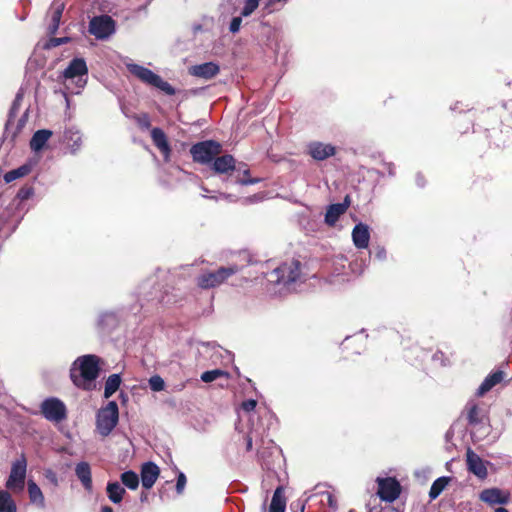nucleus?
Wrapping results in <instances>:
<instances>
[{"label":"nucleus","mask_w":512,"mask_h":512,"mask_svg":"<svg viewBox=\"0 0 512 512\" xmlns=\"http://www.w3.org/2000/svg\"><path fill=\"white\" fill-rule=\"evenodd\" d=\"M190 153L195 162L208 164L221 153V145L214 140L198 142L191 147Z\"/></svg>","instance_id":"nucleus-7"},{"label":"nucleus","mask_w":512,"mask_h":512,"mask_svg":"<svg viewBox=\"0 0 512 512\" xmlns=\"http://www.w3.org/2000/svg\"><path fill=\"white\" fill-rule=\"evenodd\" d=\"M450 482V477H439L437 478L431 485L429 491V497L431 500L436 499L446 488L448 483Z\"/></svg>","instance_id":"nucleus-32"},{"label":"nucleus","mask_w":512,"mask_h":512,"mask_svg":"<svg viewBox=\"0 0 512 512\" xmlns=\"http://www.w3.org/2000/svg\"><path fill=\"white\" fill-rule=\"evenodd\" d=\"M257 200H258V197L255 195L253 197L245 198L244 199V203H252V202L257 201Z\"/></svg>","instance_id":"nucleus-53"},{"label":"nucleus","mask_w":512,"mask_h":512,"mask_svg":"<svg viewBox=\"0 0 512 512\" xmlns=\"http://www.w3.org/2000/svg\"><path fill=\"white\" fill-rule=\"evenodd\" d=\"M220 72V67L215 62H205L202 64L194 65L189 69L192 76L210 80Z\"/></svg>","instance_id":"nucleus-16"},{"label":"nucleus","mask_w":512,"mask_h":512,"mask_svg":"<svg viewBox=\"0 0 512 512\" xmlns=\"http://www.w3.org/2000/svg\"><path fill=\"white\" fill-rule=\"evenodd\" d=\"M220 377H225V378H228V373L224 370H221V369H214V370H209V371H205L201 374V380L205 383H210V382H213L215 381L216 379L220 378Z\"/></svg>","instance_id":"nucleus-36"},{"label":"nucleus","mask_w":512,"mask_h":512,"mask_svg":"<svg viewBox=\"0 0 512 512\" xmlns=\"http://www.w3.org/2000/svg\"><path fill=\"white\" fill-rule=\"evenodd\" d=\"M109 500L115 504L122 501L125 489L118 482H109L106 487Z\"/></svg>","instance_id":"nucleus-29"},{"label":"nucleus","mask_w":512,"mask_h":512,"mask_svg":"<svg viewBox=\"0 0 512 512\" xmlns=\"http://www.w3.org/2000/svg\"><path fill=\"white\" fill-rule=\"evenodd\" d=\"M75 474L85 490H92L91 468L87 462H80L75 467Z\"/></svg>","instance_id":"nucleus-23"},{"label":"nucleus","mask_w":512,"mask_h":512,"mask_svg":"<svg viewBox=\"0 0 512 512\" xmlns=\"http://www.w3.org/2000/svg\"><path fill=\"white\" fill-rule=\"evenodd\" d=\"M89 32L96 39H107L115 32V21L108 15L93 17L89 23Z\"/></svg>","instance_id":"nucleus-10"},{"label":"nucleus","mask_w":512,"mask_h":512,"mask_svg":"<svg viewBox=\"0 0 512 512\" xmlns=\"http://www.w3.org/2000/svg\"><path fill=\"white\" fill-rule=\"evenodd\" d=\"M350 201L347 196L342 203L331 204L327 207L324 221L325 223L333 227L339 218L347 211L349 208Z\"/></svg>","instance_id":"nucleus-15"},{"label":"nucleus","mask_w":512,"mask_h":512,"mask_svg":"<svg viewBox=\"0 0 512 512\" xmlns=\"http://www.w3.org/2000/svg\"><path fill=\"white\" fill-rule=\"evenodd\" d=\"M256 405H257L256 400H254V399H248V400H246V401H244V402L242 403V409H243L245 412H248V413H249V412H252V411L255 409Z\"/></svg>","instance_id":"nucleus-44"},{"label":"nucleus","mask_w":512,"mask_h":512,"mask_svg":"<svg viewBox=\"0 0 512 512\" xmlns=\"http://www.w3.org/2000/svg\"><path fill=\"white\" fill-rule=\"evenodd\" d=\"M465 412L468 424L472 427L483 424L485 420L484 412L478 407L474 401H469L465 406Z\"/></svg>","instance_id":"nucleus-21"},{"label":"nucleus","mask_w":512,"mask_h":512,"mask_svg":"<svg viewBox=\"0 0 512 512\" xmlns=\"http://www.w3.org/2000/svg\"><path fill=\"white\" fill-rule=\"evenodd\" d=\"M504 378L503 371H495L489 374L477 389V395L483 396L485 393L490 391L495 385L500 383Z\"/></svg>","instance_id":"nucleus-25"},{"label":"nucleus","mask_w":512,"mask_h":512,"mask_svg":"<svg viewBox=\"0 0 512 512\" xmlns=\"http://www.w3.org/2000/svg\"><path fill=\"white\" fill-rule=\"evenodd\" d=\"M0 512H17V505L7 490L0 489Z\"/></svg>","instance_id":"nucleus-30"},{"label":"nucleus","mask_w":512,"mask_h":512,"mask_svg":"<svg viewBox=\"0 0 512 512\" xmlns=\"http://www.w3.org/2000/svg\"><path fill=\"white\" fill-rule=\"evenodd\" d=\"M241 23H242L241 16L232 18L230 25H229V31L231 33H237L240 30Z\"/></svg>","instance_id":"nucleus-42"},{"label":"nucleus","mask_w":512,"mask_h":512,"mask_svg":"<svg viewBox=\"0 0 512 512\" xmlns=\"http://www.w3.org/2000/svg\"><path fill=\"white\" fill-rule=\"evenodd\" d=\"M31 170V167L29 165H22L17 169L8 171L4 175V180L6 183H10L18 178L26 176Z\"/></svg>","instance_id":"nucleus-34"},{"label":"nucleus","mask_w":512,"mask_h":512,"mask_svg":"<svg viewBox=\"0 0 512 512\" xmlns=\"http://www.w3.org/2000/svg\"><path fill=\"white\" fill-rule=\"evenodd\" d=\"M236 265L220 267L215 271H205L196 278V283L201 289H212L223 284L232 275L238 272Z\"/></svg>","instance_id":"nucleus-5"},{"label":"nucleus","mask_w":512,"mask_h":512,"mask_svg":"<svg viewBox=\"0 0 512 512\" xmlns=\"http://www.w3.org/2000/svg\"><path fill=\"white\" fill-rule=\"evenodd\" d=\"M121 377L119 374L110 375L105 382L104 397L110 398L120 387Z\"/></svg>","instance_id":"nucleus-31"},{"label":"nucleus","mask_w":512,"mask_h":512,"mask_svg":"<svg viewBox=\"0 0 512 512\" xmlns=\"http://www.w3.org/2000/svg\"><path fill=\"white\" fill-rule=\"evenodd\" d=\"M299 276L300 263L298 261H291L289 263H283L269 273L268 281L290 289V285L296 282Z\"/></svg>","instance_id":"nucleus-6"},{"label":"nucleus","mask_w":512,"mask_h":512,"mask_svg":"<svg viewBox=\"0 0 512 512\" xmlns=\"http://www.w3.org/2000/svg\"><path fill=\"white\" fill-rule=\"evenodd\" d=\"M64 11V3L61 1H54L51 6V21L48 26V33L54 35L60 24L62 13Z\"/></svg>","instance_id":"nucleus-24"},{"label":"nucleus","mask_w":512,"mask_h":512,"mask_svg":"<svg viewBox=\"0 0 512 512\" xmlns=\"http://www.w3.org/2000/svg\"><path fill=\"white\" fill-rule=\"evenodd\" d=\"M101 512H113V509L110 506H103Z\"/></svg>","instance_id":"nucleus-54"},{"label":"nucleus","mask_w":512,"mask_h":512,"mask_svg":"<svg viewBox=\"0 0 512 512\" xmlns=\"http://www.w3.org/2000/svg\"><path fill=\"white\" fill-rule=\"evenodd\" d=\"M495 512H509L506 508L498 507L495 509Z\"/></svg>","instance_id":"nucleus-55"},{"label":"nucleus","mask_w":512,"mask_h":512,"mask_svg":"<svg viewBox=\"0 0 512 512\" xmlns=\"http://www.w3.org/2000/svg\"><path fill=\"white\" fill-rule=\"evenodd\" d=\"M352 241L357 249H366L370 241V231L368 225L358 223L352 230Z\"/></svg>","instance_id":"nucleus-18"},{"label":"nucleus","mask_w":512,"mask_h":512,"mask_svg":"<svg viewBox=\"0 0 512 512\" xmlns=\"http://www.w3.org/2000/svg\"><path fill=\"white\" fill-rule=\"evenodd\" d=\"M33 194H34V190L32 187H23L18 191L17 197L21 201H25V200H28Z\"/></svg>","instance_id":"nucleus-41"},{"label":"nucleus","mask_w":512,"mask_h":512,"mask_svg":"<svg viewBox=\"0 0 512 512\" xmlns=\"http://www.w3.org/2000/svg\"><path fill=\"white\" fill-rule=\"evenodd\" d=\"M289 0H276V2H281V3H287ZM273 2H275V0H271L270 4H272Z\"/></svg>","instance_id":"nucleus-56"},{"label":"nucleus","mask_w":512,"mask_h":512,"mask_svg":"<svg viewBox=\"0 0 512 512\" xmlns=\"http://www.w3.org/2000/svg\"><path fill=\"white\" fill-rule=\"evenodd\" d=\"M68 38L67 37H63V38H53L51 39V44L52 46H59L61 44H64L66 42H68Z\"/></svg>","instance_id":"nucleus-48"},{"label":"nucleus","mask_w":512,"mask_h":512,"mask_svg":"<svg viewBox=\"0 0 512 512\" xmlns=\"http://www.w3.org/2000/svg\"><path fill=\"white\" fill-rule=\"evenodd\" d=\"M65 139L73 142V151L77 150L80 147L82 141L80 133L78 131L73 130H67L65 132Z\"/></svg>","instance_id":"nucleus-39"},{"label":"nucleus","mask_w":512,"mask_h":512,"mask_svg":"<svg viewBox=\"0 0 512 512\" xmlns=\"http://www.w3.org/2000/svg\"><path fill=\"white\" fill-rule=\"evenodd\" d=\"M149 387L154 392H160L165 388V382L159 375H153L148 380Z\"/></svg>","instance_id":"nucleus-38"},{"label":"nucleus","mask_w":512,"mask_h":512,"mask_svg":"<svg viewBox=\"0 0 512 512\" xmlns=\"http://www.w3.org/2000/svg\"><path fill=\"white\" fill-rule=\"evenodd\" d=\"M308 154L317 161H324L336 154V147L329 143L312 141L307 145Z\"/></svg>","instance_id":"nucleus-13"},{"label":"nucleus","mask_w":512,"mask_h":512,"mask_svg":"<svg viewBox=\"0 0 512 512\" xmlns=\"http://www.w3.org/2000/svg\"><path fill=\"white\" fill-rule=\"evenodd\" d=\"M51 136L52 131L48 129H41L36 131L30 140L31 150H33L34 152L41 151Z\"/></svg>","instance_id":"nucleus-26"},{"label":"nucleus","mask_w":512,"mask_h":512,"mask_svg":"<svg viewBox=\"0 0 512 512\" xmlns=\"http://www.w3.org/2000/svg\"><path fill=\"white\" fill-rule=\"evenodd\" d=\"M151 138L155 144V146L161 151L164 156L165 161H169L170 157V146L168 144L165 133L160 128H153L151 131Z\"/></svg>","instance_id":"nucleus-22"},{"label":"nucleus","mask_w":512,"mask_h":512,"mask_svg":"<svg viewBox=\"0 0 512 512\" xmlns=\"http://www.w3.org/2000/svg\"><path fill=\"white\" fill-rule=\"evenodd\" d=\"M377 483V494L382 500L393 502L399 497L401 493V486L395 478H377Z\"/></svg>","instance_id":"nucleus-12"},{"label":"nucleus","mask_w":512,"mask_h":512,"mask_svg":"<svg viewBox=\"0 0 512 512\" xmlns=\"http://www.w3.org/2000/svg\"><path fill=\"white\" fill-rule=\"evenodd\" d=\"M385 166L388 170L389 175L393 176L395 174L394 165L392 163H387V164H385Z\"/></svg>","instance_id":"nucleus-51"},{"label":"nucleus","mask_w":512,"mask_h":512,"mask_svg":"<svg viewBox=\"0 0 512 512\" xmlns=\"http://www.w3.org/2000/svg\"><path fill=\"white\" fill-rule=\"evenodd\" d=\"M125 65L127 70L141 82L161 90L166 95L175 94V89L152 70L134 63H125Z\"/></svg>","instance_id":"nucleus-3"},{"label":"nucleus","mask_w":512,"mask_h":512,"mask_svg":"<svg viewBox=\"0 0 512 512\" xmlns=\"http://www.w3.org/2000/svg\"><path fill=\"white\" fill-rule=\"evenodd\" d=\"M185 485H186V476L184 473L180 472L177 477V482H176V491L178 494H181L184 491Z\"/></svg>","instance_id":"nucleus-43"},{"label":"nucleus","mask_w":512,"mask_h":512,"mask_svg":"<svg viewBox=\"0 0 512 512\" xmlns=\"http://www.w3.org/2000/svg\"><path fill=\"white\" fill-rule=\"evenodd\" d=\"M41 413L51 422H61L67 417L65 404L58 398L51 397L41 403Z\"/></svg>","instance_id":"nucleus-11"},{"label":"nucleus","mask_w":512,"mask_h":512,"mask_svg":"<svg viewBox=\"0 0 512 512\" xmlns=\"http://www.w3.org/2000/svg\"><path fill=\"white\" fill-rule=\"evenodd\" d=\"M212 169L218 174H227L236 170L235 159L232 155L216 156L212 161Z\"/></svg>","instance_id":"nucleus-20"},{"label":"nucleus","mask_w":512,"mask_h":512,"mask_svg":"<svg viewBox=\"0 0 512 512\" xmlns=\"http://www.w3.org/2000/svg\"><path fill=\"white\" fill-rule=\"evenodd\" d=\"M416 181H417V185L420 186V187H423L424 186V181H423V178L421 175H417L416 177Z\"/></svg>","instance_id":"nucleus-52"},{"label":"nucleus","mask_w":512,"mask_h":512,"mask_svg":"<svg viewBox=\"0 0 512 512\" xmlns=\"http://www.w3.org/2000/svg\"><path fill=\"white\" fill-rule=\"evenodd\" d=\"M101 359L93 354L78 357L70 370L72 382L83 390H92L100 373Z\"/></svg>","instance_id":"nucleus-1"},{"label":"nucleus","mask_w":512,"mask_h":512,"mask_svg":"<svg viewBox=\"0 0 512 512\" xmlns=\"http://www.w3.org/2000/svg\"><path fill=\"white\" fill-rule=\"evenodd\" d=\"M204 197H207V195H204ZM208 198H210V196H208ZM211 198H213V197L211 196ZM214 198H215L216 200H218V199H220V198H221V199H225V200H227V201H229V202H234V201H236V198H235V196H234V195H232V194H225V193H221V194L219 195V197H214Z\"/></svg>","instance_id":"nucleus-47"},{"label":"nucleus","mask_w":512,"mask_h":512,"mask_svg":"<svg viewBox=\"0 0 512 512\" xmlns=\"http://www.w3.org/2000/svg\"><path fill=\"white\" fill-rule=\"evenodd\" d=\"M260 0H245L244 6L241 11V16H250L259 6Z\"/></svg>","instance_id":"nucleus-40"},{"label":"nucleus","mask_w":512,"mask_h":512,"mask_svg":"<svg viewBox=\"0 0 512 512\" xmlns=\"http://www.w3.org/2000/svg\"><path fill=\"white\" fill-rule=\"evenodd\" d=\"M257 434V429L252 428L250 433L246 436V450L250 451L253 446V436Z\"/></svg>","instance_id":"nucleus-45"},{"label":"nucleus","mask_w":512,"mask_h":512,"mask_svg":"<svg viewBox=\"0 0 512 512\" xmlns=\"http://www.w3.org/2000/svg\"><path fill=\"white\" fill-rule=\"evenodd\" d=\"M327 501L330 507L334 508L336 506V500L331 494H327Z\"/></svg>","instance_id":"nucleus-50"},{"label":"nucleus","mask_w":512,"mask_h":512,"mask_svg":"<svg viewBox=\"0 0 512 512\" xmlns=\"http://www.w3.org/2000/svg\"><path fill=\"white\" fill-rule=\"evenodd\" d=\"M159 473V467L155 463L147 462L143 464L141 469L142 486L146 489L152 488L159 476Z\"/></svg>","instance_id":"nucleus-19"},{"label":"nucleus","mask_w":512,"mask_h":512,"mask_svg":"<svg viewBox=\"0 0 512 512\" xmlns=\"http://www.w3.org/2000/svg\"><path fill=\"white\" fill-rule=\"evenodd\" d=\"M286 509V498L284 495V489L279 486L274 491L272 500L269 507V512H285Z\"/></svg>","instance_id":"nucleus-27"},{"label":"nucleus","mask_w":512,"mask_h":512,"mask_svg":"<svg viewBox=\"0 0 512 512\" xmlns=\"http://www.w3.org/2000/svg\"><path fill=\"white\" fill-rule=\"evenodd\" d=\"M236 168L235 172H237V175L235 176V183L240 185H252L260 182L259 178H250L249 177V169L243 166Z\"/></svg>","instance_id":"nucleus-33"},{"label":"nucleus","mask_w":512,"mask_h":512,"mask_svg":"<svg viewBox=\"0 0 512 512\" xmlns=\"http://www.w3.org/2000/svg\"><path fill=\"white\" fill-rule=\"evenodd\" d=\"M23 96H24V94H23V90H22V89H20V90L17 92V94H16V96H15V99H14V101H13V103H12V106H11V108H10V111H9V117H8L7 124L12 123V121H13L14 117H15V116H16V114L18 113L19 108H20L21 103H22V100H23Z\"/></svg>","instance_id":"nucleus-37"},{"label":"nucleus","mask_w":512,"mask_h":512,"mask_svg":"<svg viewBox=\"0 0 512 512\" xmlns=\"http://www.w3.org/2000/svg\"><path fill=\"white\" fill-rule=\"evenodd\" d=\"M87 76L88 68L83 58L72 59L67 68L58 76V81L64 85L63 94L67 102V92L80 94L87 84Z\"/></svg>","instance_id":"nucleus-2"},{"label":"nucleus","mask_w":512,"mask_h":512,"mask_svg":"<svg viewBox=\"0 0 512 512\" xmlns=\"http://www.w3.org/2000/svg\"><path fill=\"white\" fill-rule=\"evenodd\" d=\"M466 462L469 472L473 473L480 479H485L488 475L487 468L483 460L470 448L466 453Z\"/></svg>","instance_id":"nucleus-14"},{"label":"nucleus","mask_w":512,"mask_h":512,"mask_svg":"<svg viewBox=\"0 0 512 512\" xmlns=\"http://www.w3.org/2000/svg\"><path fill=\"white\" fill-rule=\"evenodd\" d=\"M26 470V459L24 456H21L12 464L10 475L6 481V488L13 492L22 491L25 486Z\"/></svg>","instance_id":"nucleus-9"},{"label":"nucleus","mask_w":512,"mask_h":512,"mask_svg":"<svg viewBox=\"0 0 512 512\" xmlns=\"http://www.w3.org/2000/svg\"><path fill=\"white\" fill-rule=\"evenodd\" d=\"M376 257L379 260H384L386 258V250L384 248H379L376 253Z\"/></svg>","instance_id":"nucleus-49"},{"label":"nucleus","mask_w":512,"mask_h":512,"mask_svg":"<svg viewBox=\"0 0 512 512\" xmlns=\"http://www.w3.org/2000/svg\"><path fill=\"white\" fill-rule=\"evenodd\" d=\"M138 120V123L142 126V127H146L148 128L150 126V121H149V117L147 114H143L142 116H139L137 118Z\"/></svg>","instance_id":"nucleus-46"},{"label":"nucleus","mask_w":512,"mask_h":512,"mask_svg":"<svg viewBox=\"0 0 512 512\" xmlns=\"http://www.w3.org/2000/svg\"><path fill=\"white\" fill-rule=\"evenodd\" d=\"M479 498L490 505L506 504L509 501V493L499 488H488L480 493Z\"/></svg>","instance_id":"nucleus-17"},{"label":"nucleus","mask_w":512,"mask_h":512,"mask_svg":"<svg viewBox=\"0 0 512 512\" xmlns=\"http://www.w3.org/2000/svg\"><path fill=\"white\" fill-rule=\"evenodd\" d=\"M138 297L142 307L144 306L143 302H151L152 304L171 303V300L166 298L167 295H164L161 288L159 286L156 287V280L154 278L147 279L139 286Z\"/></svg>","instance_id":"nucleus-8"},{"label":"nucleus","mask_w":512,"mask_h":512,"mask_svg":"<svg viewBox=\"0 0 512 512\" xmlns=\"http://www.w3.org/2000/svg\"><path fill=\"white\" fill-rule=\"evenodd\" d=\"M28 494L30 502L39 508H45V498L40 487L33 481H28Z\"/></svg>","instance_id":"nucleus-28"},{"label":"nucleus","mask_w":512,"mask_h":512,"mask_svg":"<svg viewBox=\"0 0 512 512\" xmlns=\"http://www.w3.org/2000/svg\"><path fill=\"white\" fill-rule=\"evenodd\" d=\"M119 421L118 404L115 401H109L101 407L96 413V431L102 436L107 437L114 430Z\"/></svg>","instance_id":"nucleus-4"},{"label":"nucleus","mask_w":512,"mask_h":512,"mask_svg":"<svg viewBox=\"0 0 512 512\" xmlns=\"http://www.w3.org/2000/svg\"><path fill=\"white\" fill-rule=\"evenodd\" d=\"M121 481L123 485H125L127 488L131 490L137 489L139 485V477L138 475L133 471H126L121 474Z\"/></svg>","instance_id":"nucleus-35"}]
</instances>
